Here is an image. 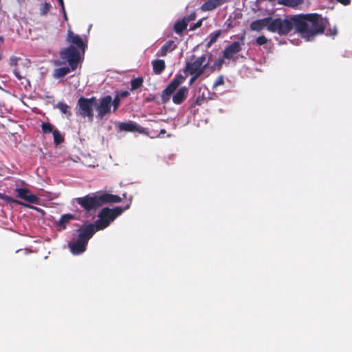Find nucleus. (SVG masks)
<instances>
[{"label": "nucleus", "instance_id": "f257e3e1", "mask_svg": "<svg viewBox=\"0 0 352 352\" xmlns=\"http://www.w3.org/2000/svg\"><path fill=\"white\" fill-rule=\"evenodd\" d=\"M326 23L327 20L318 14H301L285 20L267 17V29L272 32L286 34L294 28L303 38L310 41L324 32Z\"/></svg>", "mask_w": 352, "mask_h": 352}, {"label": "nucleus", "instance_id": "f03ea898", "mask_svg": "<svg viewBox=\"0 0 352 352\" xmlns=\"http://www.w3.org/2000/svg\"><path fill=\"white\" fill-rule=\"evenodd\" d=\"M132 198L129 203L123 208L116 207L113 208H104L98 214V219L93 223L85 224L77 230V235L74 236L72 241L68 243V247L74 255H79L85 252L88 241L94 234L99 230L107 228L115 219L122 212L130 207Z\"/></svg>", "mask_w": 352, "mask_h": 352}, {"label": "nucleus", "instance_id": "7ed1b4c3", "mask_svg": "<svg viewBox=\"0 0 352 352\" xmlns=\"http://www.w3.org/2000/svg\"><path fill=\"white\" fill-rule=\"evenodd\" d=\"M122 199L118 195L109 193H92L76 199V202L85 210H96L105 203H120Z\"/></svg>", "mask_w": 352, "mask_h": 352}, {"label": "nucleus", "instance_id": "20e7f679", "mask_svg": "<svg viewBox=\"0 0 352 352\" xmlns=\"http://www.w3.org/2000/svg\"><path fill=\"white\" fill-rule=\"evenodd\" d=\"M96 102V98L94 96L89 98L80 97L76 104V116L84 118H87L89 121L93 122Z\"/></svg>", "mask_w": 352, "mask_h": 352}, {"label": "nucleus", "instance_id": "39448f33", "mask_svg": "<svg viewBox=\"0 0 352 352\" xmlns=\"http://www.w3.org/2000/svg\"><path fill=\"white\" fill-rule=\"evenodd\" d=\"M209 65V60L207 59V55L204 54L198 57L192 62H187L185 71L188 74H195L197 76H201Z\"/></svg>", "mask_w": 352, "mask_h": 352}, {"label": "nucleus", "instance_id": "423d86ee", "mask_svg": "<svg viewBox=\"0 0 352 352\" xmlns=\"http://www.w3.org/2000/svg\"><path fill=\"white\" fill-rule=\"evenodd\" d=\"M80 51L74 45H70L60 52V56L62 60H66L72 71L77 68L78 61L80 60Z\"/></svg>", "mask_w": 352, "mask_h": 352}, {"label": "nucleus", "instance_id": "0eeeda50", "mask_svg": "<svg viewBox=\"0 0 352 352\" xmlns=\"http://www.w3.org/2000/svg\"><path fill=\"white\" fill-rule=\"evenodd\" d=\"M112 97L110 95L104 96L95 103V110L97 113L96 118L102 120L105 116L111 113Z\"/></svg>", "mask_w": 352, "mask_h": 352}, {"label": "nucleus", "instance_id": "6e6552de", "mask_svg": "<svg viewBox=\"0 0 352 352\" xmlns=\"http://www.w3.org/2000/svg\"><path fill=\"white\" fill-rule=\"evenodd\" d=\"M118 129L120 131H122L132 132V133L137 132L140 134L149 135L147 129L142 126L141 125H140L139 124H138L133 121L120 122L118 125Z\"/></svg>", "mask_w": 352, "mask_h": 352}, {"label": "nucleus", "instance_id": "1a4fd4ad", "mask_svg": "<svg viewBox=\"0 0 352 352\" xmlns=\"http://www.w3.org/2000/svg\"><path fill=\"white\" fill-rule=\"evenodd\" d=\"M243 44V42L234 41L230 45L226 47L223 52V58L236 60L237 59L236 54L241 50V45Z\"/></svg>", "mask_w": 352, "mask_h": 352}, {"label": "nucleus", "instance_id": "9d476101", "mask_svg": "<svg viewBox=\"0 0 352 352\" xmlns=\"http://www.w3.org/2000/svg\"><path fill=\"white\" fill-rule=\"evenodd\" d=\"M15 192L17 197L23 199L26 202L36 205L40 204V199L28 188H17L15 189Z\"/></svg>", "mask_w": 352, "mask_h": 352}, {"label": "nucleus", "instance_id": "9b49d317", "mask_svg": "<svg viewBox=\"0 0 352 352\" xmlns=\"http://www.w3.org/2000/svg\"><path fill=\"white\" fill-rule=\"evenodd\" d=\"M67 41L76 45L78 50H80L82 53L85 52L87 44L83 41L82 38L78 35L74 34L72 30H68L67 35Z\"/></svg>", "mask_w": 352, "mask_h": 352}, {"label": "nucleus", "instance_id": "f8f14e48", "mask_svg": "<svg viewBox=\"0 0 352 352\" xmlns=\"http://www.w3.org/2000/svg\"><path fill=\"white\" fill-rule=\"evenodd\" d=\"M1 199L5 201L6 203H8V204L14 203V204H16L18 205L22 206L23 207L35 210H36L38 212H42L43 211L41 209H40L38 208H36L35 206H31L30 204H25V203H24L23 201L14 199L12 197H10L8 195H4V196L1 197Z\"/></svg>", "mask_w": 352, "mask_h": 352}, {"label": "nucleus", "instance_id": "ddd939ff", "mask_svg": "<svg viewBox=\"0 0 352 352\" xmlns=\"http://www.w3.org/2000/svg\"><path fill=\"white\" fill-rule=\"evenodd\" d=\"M188 94V89L186 87H182L173 96V102L176 104H180L186 98Z\"/></svg>", "mask_w": 352, "mask_h": 352}, {"label": "nucleus", "instance_id": "4468645a", "mask_svg": "<svg viewBox=\"0 0 352 352\" xmlns=\"http://www.w3.org/2000/svg\"><path fill=\"white\" fill-rule=\"evenodd\" d=\"M225 0H208L201 6L202 11H210L221 6Z\"/></svg>", "mask_w": 352, "mask_h": 352}, {"label": "nucleus", "instance_id": "2eb2a0df", "mask_svg": "<svg viewBox=\"0 0 352 352\" xmlns=\"http://www.w3.org/2000/svg\"><path fill=\"white\" fill-rule=\"evenodd\" d=\"M175 47L176 45L173 41H168L157 52V55L159 56H165L168 52L174 50Z\"/></svg>", "mask_w": 352, "mask_h": 352}, {"label": "nucleus", "instance_id": "dca6fc26", "mask_svg": "<svg viewBox=\"0 0 352 352\" xmlns=\"http://www.w3.org/2000/svg\"><path fill=\"white\" fill-rule=\"evenodd\" d=\"M267 17L254 21L250 24V28L252 30L259 32L264 29L267 28Z\"/></svg>", "mask_w": 352, "mask_h": 352}, {"label": "nucleus", "instance_id": "f3484780", "mask_svg": "<svg viewBox=\"0 0 352 352\" xmlns=\"http://www.w3.org/2000/svg\"><path fill=\"white\" fill-rule=\"evenodd\" d=\"M74 219V216L71 214H65L61 216L59 221L56 223L58 230L65 229L67 223Z\"/></svg>", "mask_w": 352, "mask_h": 352}, {"label": "nucleus", "instance_id": "a211bd4d", "mask_svg": "<svg viewBox=\"0 0 352 352\" xmlns=\"http://www.w3.org/2000/svg\"><path fill=\"white\" fill-rule=\"evenodd\" d=\"M153 72L155 74H160L165 69V62L161 59L152 61Z\"/></svg>", "mask_w": 352, "mask_h": 352}, {"label": "nucleus", "instance_id": "6ab92c4d", "mask_svg": "<svg viewBox=\"0 0 352 352\" xmlns=\"http://www.w3.org/2000/svg\"><path fill=\"white\" fill-rule=\"evenodd\" d=\"M185 76L177 74L168 85L175 91L176 89L185 81Z\"/></svg>", "mask_w": 352, "mask_h": 352}, {"label": "nucleus", "instance_id": "aec40b11", "mask_svg": "<svg viewBox=\"0 0 352 352\" xmlns=\"http://www.w3.org/2000/svg\"><path fill=\"white\" fill-rule=\"evenodd\" d=\"M189 19L184 18L183 19L178 21L174 25V30L176 33H182L188 26Z\"/></svg>", "mask_w": 352, "mask_h": 352}, {"label": "nucleus", "instance_id": "412c9836", "mask_svg": "<svg viewBox=\"0 0 352 352\" xmlns=\"http://www.w3.org/2000/svg\"><path fill=\"white\" fill-rule=\"evenodd\" d=\"M72 71L71 67H64L55 69L53 72V77L56 79L62 78Z\"/></svg>", "mask_w": 352, "mask_h": 352}, {"label": "nucleus", "instance_id": "4be33fe9", "mask_svg": "<svg viewBox=\"0 0 352 352\" xmlns=\"http://www.w3.org/2000/svg\"><path fill=\"white\" fill-rule=\"evenodd\" d=\"M278 4L290 7L295 8L303 3V0H278Z\"/></svg>", "mask_w": 352, "mask_h": 352}, {"label": "nucleus", "instance_id": "5701e85b", "mask_svg": "<svg viewBox=\"0 0 352 352\" xmlns=\"http://www.w3.org/2000/svg\"><path fill=\"white\" fill-rule=\"evenodd\" d=\"M174 89L167 85L161 94L162 103L166 104L170 100V96L174 93Z\"/></svg>", "mask_w": 352, "mask_h": 352}, {"label": "nucleus", "instance_id": "b1692460", "mask_svg": "<svg viewBox=\"0 0 352 352\" xmlns=\"http://www.w3.org/2000/svg\"><path fill=\"white\" fill-rule=\"evenodd\" d=\"M56 107L63 114H65L67 118H69L72 115V112L69 109V106L62 102H59L56 104Z\"/></svg>", "mask_w": 352, "mask_h": 352}, {"label": "nucleus", "instance_id": "393cba45", "mask_svg": "<svg viewBox=\"0 0 352 352\" xmlns=\"http://www.w3.org/2000/svg\"><path fill=\"white\" fill-rule=\"evenodd\" d=\"M220 32L219 31H215V32H213L212 33H210L208 36V47H210L212 44L214 43L217 38L219 37L220 36Z\"/></svg>", "mask_w": 352, "mask_h": 352}, {"label": "nucleus", "instance_id": "a878e982", "mask_svg": "<svg viewBox=\"0 0 352 352\" xmlns=\"http://www.w3.org/2000/svg\"><path fill=\"white\" fill-rule=\"evenodd\" d=\"M143 83V79L142 78H135L131 82V90H135L140 88Z\"/></svg>", "mask_w": 352, "mask_h": 352}, {"label": "nucleus", "instance_id": "bb28decb", "mask_svg": "<svg viewBox=\"0 0 352 352\" xmlns=\"http://www.w3.org/2000/svg\"><path fill=\"white\" fill-rule=\"evenodd\" d=\"M42 130L45 133H52L54 130H53V126L49 122H43L41 124Z\"/></svg>", "mask_w": 352, "mask_h": 352}, {"label": "nucleus", "instance_id": "cd10ccee", "mask_svg": "<svg viewBox=\"0 0 352 352\" xmlns=\"http://www.w3.org/2000/svg\"><path fill=\"white\" fill-rule=\"evenodd\" d=\"M54 141L56 144H59L63 141V138L57 129L53 131Z\"/></svg>", "mask_w": 352, "mask_h": 352}, {"label": "nucleus", "instance_id": "c85d7f7f", "mask_svg": "<svg viewBox=\"0 0 352 352\" xmlns=\"http://www.w3.org/2000/svg\"><path fill=\"white\" fill-rule=\"evenodd\" d=\"M120 98L118 95H116L113 99L112 98L113 112H115L118 109V108L120 105Z\"/></svg>", "mask_w": 352, "mask_h": 352}, {"label": "nucleus", "instance_id": "c756f323", "mask_svg": "<svg viewBox=\"0 0 352 352\" xmlns=\"http://www.w3.org/2000/svg\"><path fill=\"white\" fill-rule=\"evenodd\" d=\"M13 73H14V76H16V78L18 80H24L25 81V82H26V85H30V81H29L28 79L25 78L23 76H22L20 74V73H19V71L18 68H16H16L14 69Z\"/></svg>", "mask_w": 352, "mask_h": 352}, {"label": "nucleus", "instance_id": "7c9ffc66", "mask_svg": "<svg viewBox=\"0 0 352 352\" xmlns=\"http://www.w3.org/2000/svg\"><path fill=\"white\" fill-rule=\"evenodd\" d=\"M50 8V5L49 3H45L44 4H43L41 6V8L40 10L41 14L43 16L45 15L47 13V12L49 11Z\"/></svg>", "mask_w": 352, "mask_h": 352}, {"label": "nucleus", "instance_id": "2f4dec72", "mask_svg": "<svg viewBox=\"0 0 352 352\" xmlns=\"http://www.w3.org/2000/svg\"><path fill=\"white\" fill-rule=\"evenodd\" d=\"M224 83V78H223V76H219L217 80H215V82H214L213 84V89L216 88L217 87L219 86V85H221Z\"/></svg>", "mask_w": 352, "mask_h": 352}, {"label": "nucleus", "instance_id": "473e14b6", "mask_svg": "<svg viewBox=\"0 0 352 352\" xmlns=\"http://www.w3.org/2000/svg\"><path fill=\"white\" fill-rule=\"evenodd\" d=\"M267 40L264 36H259L256 40V43L258 45H264L267 43Z\"/></svg>", "mask_w": 352, "mask_h": 352}, {"label": "nucleus", "instance_id": "72a5a7b5", "mask_svg": "<svg viewBox=\"0 0 352 352\" xmlns=\"http://www.w3.org/2000/svg\"><path fill=\"white\" fill-rule=\"evenodd\" d=\"M21 60L20 58L12 56L10 58V65L11 66H16L19 60Z\"/></svg>", "mask_w": 352, "mask_h": 352}, {"label": "nucleus", "instance_id": "f704fd0d", "mask_svg": "<svg viewBox=\"0 0 352 352\" xmlns=\"http://www.w3.org/2000/svg\"><path fill=\"white\" fill-rule=\"evenodd\" d=\"M192 77L190 78V81H189V85H192L195 82V80L200 76H197V74H190Z\"/></svg>", "mask_w": 352, "mask_h": 352}, {"label": "nucleus", "instance_id": "c9c22d12", "mask_svg": "<svg viewBox=\"0 0 352 352\" xmlns=\"http://www.w3.org/2000/svg\"><path fill=\"white\" fill-rule=\"evenodd\" d=\"M223 59L224 58H219L217 60H216L215 63H214V67H221L223 63Z\"/></svg>", "mask_w": 352, "mask_h": 352}, {"label": "nucleus", "instance_id": "e433bc0d", "mask_svg": "<svg viewBox=\"0 0 352 352\" xmlns=\"http://www.w3.org/2000/svg\"><path fill=\"white\" fill-rule=\"evenodd\" d=\"M204 98L199 96V97H197V98H196L195 104H196L197 105H201V103H202V102L204 101Z\"/></svg>", "mask_w": 352, "mask_h": 352}, {"label": "nucleus", "instance_id": "4c0bfd02", "mask_svg": "<svg viewBox=\"0 0 352 352\" xmlns=\"http://www.w3.org/2000/svg\"><path fill=\"white\" fill-rule=\"evenodd\" d=\"M338 2L342 3L344 6H347L351 3V0H336Z\"/></svg>", "mask_w": 352, "mask_h": 352}, {"label": "nucleus", "instance_id": "58836bf2", "mask_svg": "<svg viewBox=\"0 0 352 352\" xmlns=\"http://www.w3.org/2000/svg\"><path fill=\"white\" fill-rule=\"evenodd\" d=\"M129 91H121V92L120 93V95H118V96H120V97H122V98H124V97H127V96H129Z\"/></svg>", "mask_w": 352, "mask_h": 352}, {"label": "nucleus", "instance_id": "ea45409f", "mask_svg": "<svg viewBox=\"0 0 352 352\" xmlns=\"http://www.w3.org/2000/svg\"><path fill=\"white\" fill-rule=\"evenodd\" d=\"M24 67H28L30 65V61L29 60H25L24 62L21 64Z\"/></svg>", "mask_w": 352, "mask_h": 352}, {"label": "nucleus", "instance_id": "a19ab883", "mask_svg": "<svg viewBox=\"0 0 352 352\" xmlns=\"http://www.w3.org/2000/svg\"><path fill=\"white\" fill-rule=\"evenodd\" d=\"M58 2V4L61 7V11H64L65 6H64V2L63 0H57Z\"/></svg>", "mask_w": 352, "mask_h": 352}, {"label": "nucleus", "instance_id": "79ce46f5", "mask_svg": "<svg viewBox=\"0 0 352 352\" xmlns=\"http://www.w3.org/2000/svg\"><path fill=\"white\" fill-rule=\"evenodd\" d=\"M186 18L189 19V21H190L195 19V14H191L189 16H187Z\"/></svg>", "mask_w": 352, "mask_h": 352}, {"label": "nucleus", "instance_id": "37998d69", "mask_svg": "<svg viewBox=\"0 0 352 352\" xmlns=\"http://www.w3.org/2000/svg\"><path fill=\"white\" fill-rule=\"evenodd\" d=\"M338 33L337 29L334 27L333 30H331V35H336Z\"/></svg>", "mask_w": 352, "mask_h": 352}, {"label": "nucleus", "instance_id": "c03bdc74", "mask_svg": "<svg viewBox=\"0 0 352 352\" xmlns=\"http://www.w3.org/2000/svg\"><path fill=\"white\" fill-rule=\"evenodd\" d=\"M62 12L63 14L64 20L67 21V14H66V12H65V9H64V11H62Z\"/></svg>", "mask_w": 352, "mask_h": 352}, {"label": "nucleus", "instance_id": "a18cd8bd", "mask_svg": "<svg viewBox=\"0 0 352 352\" xmlns=\"http://www.w3.org/2000/svg\"><path fill=\"white\" fill-rule=\"evenodd\" d=\"M19 4L25 3L26 0H16Z\"/></svg>", "mask_w": 352, "mask_h": 352}, {"label": "nucleus", "instance_id": "49530a36", "mask_svg": "<svg viewBox=\"0 0 352 352\" xmlns=\"http://www.w3.org/2000/svg\"><path fill=\"white\" fill-rule=\"evenodd\" d=\"M166 133V131L165 129H161L160 131V134H164Z\"/></svg>", "mask_w": 352, "mask_h": 352}, {"label": "nucleus", "instance_id": "de8ad7c7", "mask_svg": "<svg viewBox=\"0 0 352 352\" xmlns=\"http://www.w3.org/2000/svg\"><path fill=\"white\" fill-rule=\"evenodd\" d=\"M55 64H56V65H60V62H56Z\"/></svg>", "mask_w": 352, "mask_h": 352}, {"label": "nucleus", "instance_id": "09e8293b", "mask_svg": "<svg viewBox=\"0 0 352 352\" xmlns=\"http://www.w3.org/2000/svg\"><path fill=\"white\" fill-rule=\"evenodd\" d=\"M3 37L2 36H0V41H3Z\"/></svg>", "mask_w": 352, "mask_h": 352}, {"label": "nucleus", "instance_id": "8fccbe9b", "mask_svg": "<svg viewBox=\"0 0 352 352\" xmlns=\"http://www.w3.org/2000/svg\"><path fill=\"white\" fill-rule=\"evenodd\" d=\"M201 24V22H197V25H199Z\"/></svg>", "mask_w": 352, "mask_h": 352}, {"label": "nucleus", "instance_id": "3c124183", "mask_svg": "<svg viewBox=\"0 0 352 352\" xmlns=\"http://www.w3.org/2000/svg\"><path fill=\"white\" fill-rule=\"evenodd\" d=\"M123 197H126V193H124V194H123Z\"/></svg>", "mask_w": 352, "mask_h": 352}]
</instances>
